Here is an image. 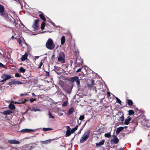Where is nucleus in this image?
I'll use <instances>...</instances> for the list:
<instances>
[{"label":"nucleus","instance_id":"393cba45","mask_svg":"<svg viewBox=\"0 0 150 150\" xmlns=\"http://www.w3.org/2000/svg\"><path fill=\"white\" fill-rule=\"evenodd\" d=\"M105 140L104 139L102 140L101 142L99 143H96V146H100L103 145L104 143Z\"/></svg>","mask_w":150,"mask_h":150},{"label":"nucleus","instance_id":"6e6552de","mask_svg":"<svg viewBox=\"0 0 150 150\" xmlns=\"http://www.w3.org/2000/svg\"><path fill=\"white\" fill-rule=\"evenodd\" d=\"M73 86L72 85L71 86L69 85L66 86L63 89L67 92V93H70L73 87Z\"/></svg>","mask_w":150,"mask_h":150},{"label":"nucleus","instance_id":"052dcab7","mask_svg":"<svg viewBox=\"0 0 150 150\" xmlns=\"http://www.w3.org/2000/svg\"><path fill=\"white\" fill-rule=\"evenodd\" d=\"M3 26L5 27H6V28H11L10 27H9V26H6V25H3Z\"/></svg>","mask_w":150,"mask_h":150},{"label":"nucleus","instance_id":"c9c22d12","mask_svg":"<svg viewBox=\"0 0 150 150\" xmlns=\"http://www.w3.org/2000/svg\"><path fill=\"white\" fill-rule=\"evenodd\" d=\"M78 127V125H77L75 126V127L72 128L71 130V132H72V133L74 132L77 129Z\"/></svg>","mask_w":150,"mask_h":150},{"label":"nucleus","instance_id":"ddd939ff","mask_svg":"<svg viewBox=\"0 0 150 150\" xmlns=\"http://www.w3.org/2000/svg\"><path fill=\"white\" fill-rule=\"evenodd\" d=\"M39 20H36L35 21L34 23L32 26V27L33 29H36L38 28L39 26Z\"/></svg>","mask_w":150,"mask_h":150},{"label":"nucleus","instance_id":"9d476101","mask_svg":"<svg viewBox=\"0 0 150 150\" xmlns=\"http://www.w3.org/2000/svg\"><path fill=\"white\" fill-rule=\"evenodd\" d=\"M22 84V83L21 81H12L11 82L9 83V84L12 87L13 85H20Z\"/></svg>","mask_w":150,"mask_h":150},{"label":"nucleus","instance_id":"412c9836","mask_svg":"<svg viewBox=\"0 0 150 150\" xmlns=\"http://www.w3.org/2000/svg\"><path fill=\"white\" fill-rule=\"evenodd\" d=\"M90 131L88 130L85 132V141L88 138L90 134Z\"/></svg>","mask_w":150,"mask_h":150},{"label":"nucleus","instance_id":"0e129e2a","mask_svg":"<svg viewBox=\"0 0 150 150\" xmlns=\"http://www.w3.org/2000/svg\"><path fill=\"white\" fill-rule=\"evenodd\" d=\"M14 38H14V36L13 35L11 37V39L13 40Z\"/></svg>","mask_w":150,"mask_h":150},{"label":"nucleus","instance_id":"0eeeda50","mask_svg":"<svg viewBox=\"0 0 150 150\" xmlns=\"http://www.w3.org/2000/svg\"><path fill=\"white\" fill-rule=\"evenodd\" d=\"M6 13L4 11V6L1 5H0V15L2 17L6 16Z\"/></svg>","mask_w":150,"mask_h":150},{"label":"nucleus","instance_id":"13d9d810","mask_svg":"<svg viewBox=\"0 0 150 150\" xmlns=\"http://www.w3.org/2000/svg\"><path fill=\"white\" fill-rule=\"evenodd\" d=\"M28 95L27 93H25V94H23V93H21L20 94V96H23L24 95Z\"/></svg>","mask_w":150,"mask_h":150},{"label":"nucleus","instance_id":"69168bd1","mask_svg":"<svg viewBox=\"0 0 150 150\" xmlns=\"http://www.w3.org/2000/svg\"><path fill=\"white\" fill-rule=\"evenodd\" d=\"M54 55H52V59H53V58H54Z\"/></svg>","mask_w":150,"mask_h":150},{"label":"nucleus","instance_id":"9b49d317","mask_svg":"<svg viewBox=\"0 0 150 150\" xmlns=\"http://www.w3.org/2000/svg\"><path fill=\"white\" fill-rule=\"evenodd\" d=\"M86 66L85 65V70L86 72V73L85 74V77L87 76H88L90 74H92L93 71L89 68L87 67V69L86 68Z\"/></svg>","mask_w":150,"mask_h":150},{"label":"nucleus","instance_id":"4be33fe9","mask_svg":"<svg viewBox=\"0 0 150 150\" xmlns=\"http://www.w3.org/2000/svg\"><path fill=\"white\" fill-rule=\"evenodd\" d=\"M57 90V91L56 92V93L57 94H61L62 95H63V93H62V91H61V90L57 86H55Z\"/></svg>","mask_w":150,"mask_h":150},{"label":"nucleus","instance_id":"5fc2aeb1","mask_svg":"<svg viewBox=\"0 0 150 150\" xmlns=\"http://www.w3.org/2000/svg\"><path fill=\"white\" fill-rule=\"evenodd\" d=\"M46 76L47 77H48L49 76V73L48 72L46 71Z\"/></svg>","mask_w":150,"mask_h":150},{"label":"nucleus","instance_id":"a19ab883","mask_svg":"<svg viewBox=\"0 0 150 150\" xmlns=\"http://www.w3.org/2000/svg\"><path fill=\"white\" fill-rule=\"evenodd\" d=\"M124 116L123 115H122L120 117L119 120L121 121L122 122L124 120Z\"/></svg>","mask_w":150,"mask_h":150},{"label":"nucleus","instance_id":"f03ea898","mask_svg":"<svg viewBox=\"0 0 150 150\" xmlns=\"http://www.w3.org/2000/svg\"><path fill=\"white\" fill-rule=\"evenodd\" d=\"M45 46L48 49L52 50L54 48L55 45L52 40L51 38H49L46 43Z\"/></svg>","mask_w":150,"mask_h":150},{"label":"nucleus","instance_id":"a211bd4d","mask_svg":"<svg viewBox=\"0 0 150 150\" xmlns=\"http://www.w3.org/2000/svg\"><path fill=\"white\" fill-rule=\"evenodd\" d=\"M59 84L61 86V87L63 89L64 88V87L66 86L65 83H64L63 81H60L59 83Z\"/></svg>","mask_w":150,"mask_h":150},{"label":"nucleus","instance_id":"de8ad7c7","mask_svg":"<svg viewBox=\"0 0 150 150\" xmlns=\"http://www.w3.org/2000/svg\"><path fill=\"white\" fill-rule=\"evenodd\" d=\"M50 142V140H49L43 141L42 142L44 144H47Z\"/></svg>","mask_w":150,"mask_h":150},{"label":"nucleus","instance_id":"864d4df0","mask_svg":"<svg viewBox=\"0 0 150 150\" xmlns=\"http://www.w3.org/2000/svg\"><path fill=\"white\" fill-rule=\"evenodd\" d=\"M15 76L16 77H20V76L18 73H16L15 74Z\"/></svg>","mask_w":150,"mask_h":150},{"label":"nucleus","instance_id":"49530a36","mask_svg":"<svg viewBox=\"0 0 150 150\" xmlns=\"http://www.w3.org/2000/svg\"><path fill=\"white\" fill-rule=\"evenodd\" d=\"M17 42H18L20 45H22V41L20 38H18L17 39Z\"/></svg>","mask_w":150,"mask_h":150},{"label":"nucleus","instance_id":"6ab92c4d","mask_svg":"<svg viewBox=\"0 0 150 150\" xmlns=\"http://www.w3.org/2000/svg\"><path fill=\"white\" fill-rule=\"evenodd\" d=\"M28 54L26 53L25 54L23 55L21 58V60L22 61H24L26 59H27Z\"/></svg>","mask_w":150,"mask_h":150},{"label":"nucleus","instance_id":"e433bc0d","mask_svg":"<svg viewBox=\"0 0 150 150\" xmlns=\"http://www.w3.org/2000/svg\"><path fill=\"white\" fill-rule=\"evenodd\" d=\"M48 116L50 118L54 119V116L52 115L50 111H49Z\"/></svg>","mask_w":150,"mask_h":150},{"label":"nucleus","instance_id":"ea45409f","mask_svg":"<svg viewBox=\"0 0 150 150\" xmlns=\"http://www.w3.org/2000/svg\"><path fill=\"white\" fill-rule=\"evenodd\" d=\"M116 102L119 103V104H121V101L117 97L116 98Z\"/></svg>","mask_w":150,"mask_h":150},{"label":"nucleus","instance_id":"72a5a7b5","mask_svg":"<svg viewBox=\"0 0 150 150\" xmlns=\"http://www.w3.org/2000/svg\"><path fill=\"white\" fill-rule=\"evenodd\" d=\"M31 111H33L34 112H37V111H40L41 110L39 108H33L31 110Z\"/></svg>","mask_w":150,"mask_h":150},{"label":"nucleus","instance_id":"37998d69","mask_svg":"<svg viewBox=\"0 0 150 150\" xmlns=\"http://www.w3.org/2000/svg\"><path fill=\"white\" fill-rule=\"evenodd\" d=\"M76 81L77 87H79L80 85L79 79H78L76 80Z\"/></svg>","mask_w":150,"mask_h":150},{"label":"nucleus","instance_id":"4c0bfd02","mask_svg":"<svg viewBox=\"0 0 150 150\" xmlns=\"http://www.w3.org/2000/svg\"><path fill=\"white\" fill-rule=\"evenodd\" d=\"M20 71L21 72L23 73L25 72V69L23 67H21L20 68Z\"/></svg>","mask_w":150,"mask_h":150},{"label":"nucleus","instance_id":"4468645a","mask_svg":"<svg viewBox=\"0 0 150 150\" xmlns=\"http://www.w3.org/2000/svg\"><path fill=\"white\" fill-rule=\"evenodd\" d=\"M8 142L11 144H18L20 143L19 141L15 139L8 140Z\"/></svg>","mask_w":150,"mask_h":150},{"label":"nucleus","instance_id":"58836bf2","mask_svg":"<svg viewBox=\"0 0 150 150\" xmlns=\"http://www.w3.org/2000/svg\"><path fill=\"white\" fill-rule=\"evenodd\" d=\"M80 143H83L84 142V134L83 135L81 139H80Z\"/></svg>","mask_w":150,"mask_h":150},{"label":"nucleus","instance_id":"1a4fd4ad","mask_svg":"<svg viewBox=\"0 0 150 150\" xmlns=\"http://www.w3.org/2000/svg\"><path fill=\"white\" fill-rule=\"evenodd\" d=\"M35 130V129L34 130L32 129L25 128L21 130L19 132L23 133H30L34 131Z\"/></svg>","mask_w":150,"mask_h":150},{"label":"nucleus","instance_id":"dca6fc26","mask_svg":"<svg viewBox=\"0 0 150 150\" xmlns=\"http://www.w3.org/2000/svg\"><path fill=\"white\" fill-rule=\"evenodd\" d=\"M28 100L26 99H21L18 100L17 101V104H24L26 102L28 101Z\"/></svg>","mask_w":150,"mask_h":150},{"label":"nucleus","instance_id":"473e14b6","mask_svg":"<svg viewBox=\"0 0 150 150\" xmlns=\"http://www.w3.org/2000/svg\"><path fill=\"white\" fill-rule=\"evenodd\" d=\"M71 133H72L71 132V131H66V134L65 135L66 137H67L68 136H69L71 134Z\"/></svg>","mask_w":150,"mask_h":150},{"label":"nucleus","instance_id":"4d7b16f0","mask_svg":"<svg viewBox=\"0 0 150 150\" xmlns=\"http://www.w3.org/2000/svg\"><path fill=\"white\" fill-rule=\"evenodd\" d=\"M107 95L108 97H109L110 96V93L109 92H107Z\"/></svg>","mask_w":150,"mask_h":150},{"label":"nucleus","instance_id":"c03bdc74","mask_svg":"<svg viewBox=\"0 0 150 150\" xmlns=\"http://www.w3.org/2000/svg\"><path fill=\"white\" fill-rule=\"evenodd\" d=\"M0 67L6 68V67L1 62H0Z\"/></svg>","mask_w":150,"mask_h":150},{"label":"nucleus","instance_id":"39448f33","mask_svg":"<svg viewBox=\"0 0 150 150\" xmlns=\"http://www.w3.org/2000/svg\"><path fill=\"white\" fill-rule=\"evenodd\" d=\"M6 16H5V17H2L4 18L7 21L10 22L14 24L16 23L15 20L11 15L10 16L12 18L13 20H12L10 18L8 17V15L7 13H6Z\"/></svg>","mask_w":150,"mask_h":150},{"label":"nucleus","instance_id":"6e6d98bb","mask_svg":"<svg viewBox=\"0 0 150 150\" xmlns=\"http://www.w3.org/2000/svg\"><path fill=\"white\" fill-rule=\"evenodd\" d=\"M42 62H41L40 63V65L38 66V68H40L41 67V66H42Z\"/></svg>","mask_w":150,"mask_h":150},{"label":"nucleus","instance_id":"7c9ffc66","mask_svg":"<svg viewBox=\"0 0 150 150\" xmlns=\"http://www.w3.org/2000/svg\"><path fill=\"white\" fill-rule=\"evenodd\" d=\"M39 16L41 19L42 20L44 21H46V19L44 17L42 14H40L39 15Z\"/></svg>","mask_w":150,"mask_h":150},{"label":"nucleus","instance_id":"2f4dec72","mask_svg":"<svg viewBox=\"0 0 150 150\" xmlns=\"http://www.w3.org/2000/svg\"><path fill=\"white\" fill-rule=\"evenodd\" d=\"M128 115H134V111L132 110H130L128 111Z\"/></svg>","mask_w":150,"mask_h":150},{"label":"nucleus","instance_id":"423d86ee","mask_svg":"<svg viewBox=\"0 0 150 150\" xmlns=\"http://www.w3.org/2000/svg\"><path fill=\"white\" fill-rule=\"evenodd\" d=\"M11 78V75L6 74H4L1 76L2 79H3L1 81V82H4L7 80Z\"/></svg>","mask_w":150,"mask_h":150},{"label":"nucleus","instance_id":"f8f14e48","mask_svg":"<svg viewBox=\"0 0 150 150\" xmlns=\"http://www.w3.org/2000/svg\"><path fill=\"white\" fill-rule=\"evenodd\" d=\"M60 69L61 68L57 66H54V69H53V70L58 75H60L61 74V72L59 71Z\"/></svg>","mask_w":150,"mask_h":150},{"label":"nucleus","instance_id":"f704fd0d","mask_svg":"<svg viewBox=\"0 0 150 150\" xmlns=\"http://www.w3.org/2000/svg\"><path fill=\"white\" fill-rule=\"evenodd\" d=\"M104 136L105 137L109 138L111 136V134L110 132L108 133H106L104 134Z\"/></svg>","mask_w":150,"mask_h":150},{"label":"nucleus","instance_id":"cd10ccee","mask_svg":"<svg viewBox=\"0 0 150 150\" xmlns=\"http://www.w3.org/2000/svg\"><path fill=\"white\" fill-rule=\"evenodd\" d=\"M74 110V109L72 107L69 110H68L67 112L68 115H71L73 112Z\"/></svg>","mask_w":150,"mask_h":150},{"label":"nucleus","instance_id":"603ef678","mask_svg":"<svg viewBox=\"0 0 150 150\" xmlns=\"http://www.w3.org/2000/svg\"><path fill=\"white\" fill-rule=\"evenodd\" d=\"M66 127H67V129L66 131H70L71 128L69 126H67Z\"/></svg>","mask_w":150,"mask_h":150},{"label":"nucleus","instance_id":"2eb2a0df","mask_svg":"<svg viewBox=\"0 0 150 150\" xmlns=\"http://www.w3.org/2000/svg\"><path fill=\"white\" fill-rule=\"evenodd\" d=\"M13 113V112L9 110H5L4 111L2 112V114L5 115L7 116L8 115H9Z\"/></svg>","mask_w":150,"mask_h":150},{"label":"nucleus","instance_id":"a18cd8bd","mask_svg":"<svg viewBox=\"0 0 150 150\" xmlns=\"http://www.w3.org/2000/svg\"><path fill=\"white\" fill-rule=\"evenodd\" d=\"M84 118V116L83 115H81L79 118V119L80 120H82Z\"/></svg>","mask_w":150,"mask_h":150},{"label":"nucleus","instance_id":"20e7f679","mask_svg":"<svg viewBox=\"0 0 150 150\" xmlns=\"http://www.w3.org/2000/svg\"><path fill=\"white\" fill-rule=\"evenodd\" d=\"M138 125V122L136 120H133L130 123V127L133 129V131H134Z\"/></svg>","mask_w":150,"mask_h":150},{"label":"nucleus","instance_id":"7ed1b4c3","mask_svg":"<svg viewBox=\"0 0 150 150\" xmlns=\"http://www.w3.org/2000/svg\"><path fill=\"white\" fill-rule=\"evenodd\" d=\"M65 55L62 52H61L59 54L58 61L62 63H64L65 62Z\"/></svg>","mask_w":150,"mask_h":150},{"label":"nucleus","instance_id":"c756f323","mask_svg":"<svg viewBox=\"0 0 150 150\" xmlns=\"http://www.w3.org/2000/svg\"><path fill=\"white\" fill-rule=\"evenodd\" d=\"M53 129L51 128H45L44 127L42 128V130L45 132L47 131H48L52 130Z\"/></svg>","mask_w":150,"mask_h":150},{"label":"nucleus","instance_id":"79ce46f5","mask_svg":"<svg viewBox=\"0 0 150 150\" xmlns=\"http://www.w3.org/2000/svg\"><path fill=\"white\" fill-rule=\"evenodd\" d=\"M45 23L42 22L41 23V28L42 30H43L44 29V28L45 26Z\"/></svg>","mask_w":150,"mask_h":150},{"label":"nucleus","instance_id":"338daca9","mask_svg":"<svg viewBox=\"0 0 150 150\" xmlns=\"http://www.w3.org/2000/svg\"><path fill=\"white\" fill-rule=\"evenodd\" d=\"M119 150H124L122 148H120Z\"/></svg>","mask_w":150,"mask_h":150},{"label":"nucleus","instance_id":"09e8293b","mask_svg":"<svg viewBox=\"0 0 150 150\" xmlns=\"http://www.w3.org/2000/svg\"><path fill=\"white\" fill-rule=\"evenodd\" d=\"M47 21L52 23L54 26H55V24L53 22H52L50 19H49V20Z\"/></svg>","mask_w":150,"mask_h":150},{"label":"nucleus","instance_id":"bf43d9fd","mask_svg":"<svg viewBox=\"0 0 150 150\" xmlns=\"http://www.w3.org/2000/svg\"><path fill=\"white\" fill-rule=\"evenodd\" d=\"M81 68H79L77 71H76V72H78L80 71H81Z\"/></svg>","mask_w":150,"mask_h":150},{"label":"nucleus","instance_id":"3c124183","mask_svg":"<svg viewBox=\"0 0 150 150\" xmlns=\"http://www.w3.org/2000/svg\"><path fill=\"white\" fill-rule=\"evenodd\" d=\"M67 102L66 101H65L62 104V105L63 106H65L67 105Z\"/></svg>","mask_w":150,"mask_h":150},{"label":"nucleus","instance_id":"c85d7f7f","mask_svg":"<svg viewBox=\"0 0 150 150\" xmlns=\"http://www.w3.org/2000/svg\"><path fill=\"white\" fill-rule=\"evenodd\" d=\"M79 79V77L77 76H75L73 77H71L70 78V80L72 82L76 81V80Z\"/></svg>","mask_w":150,"mask_h":150},{"label":"nucleus","instance_id":"f257e3e1","mask_svg":"<svg viewBox=\"0 0 150 150\" xmlns=\"http://www.w3.org/2000/svg\"><path fill=\"white\" fill-rule=\"evenodd\" d=\"M86 86L90 90L96 91V86H95L94 81L93 79L88 80L87 81Z\"/></svg>","mask_w":150,"mask_h":150},{"label":"nucleus","instance_id":"e2e57ef3","mask_svg":"<svg viewBox=\"0 0 150 150\" xmlns=\"http://www.w3.org/2000/svg\"><path fill=\"white\" fill-rule=\"evenodd\" d=\"M39 56H35V59H38L39 58Z\"/></svg>","mask_w":150,"mask_h":150},{"label":"nucleus","instance_id":"5701e85b","mask_svg":"<svg viewBox=\"0 0 150 150\" xmlns=\"http://www.w3.org/2000/svg\"><path fill=\"white\" fill-rule=\"evenodd\" d=\"M124 128V127H120L117 128V130L116 131V134H119L120 132L123 130Z\"/></svg>","mask_w":150,"mask_h":150},{"label":"nucleus","instance_id":"b1692460","mask_svg":"<svg viewBox=\"0 0 150 150\" xmlns=\"http://www.w3.org/2000/svg\"><path fill=\"white\" fill-rule=\"evenodd\" d=\"M127 103L129 106H131L133 105V102L131 100L127 99Z\"/></svg>","mask_w":150,"mask_h":150},{"label":"nucleus","instance_id":"f3484780","mask_svg":"<svg viewBox=\"0 0 150 150\" xmlns=\"http://www.w3.org/2000/svg\"><path fill=\"white\" fill-rule=\"evenodd\" d=\"M131 120L132 118L130 117L129 116H128L127 118L125 120L124 123L126 125H128L130 122V121H131Z\"/></svg>","mask_w":150,"mask_h":150},{"label":"nucleus","instance_id":"a878e982","mask_svg":"<svg viewBox=\"0 0 150 150\" xmlns=\"http://www.w3.org/2000/svg\"><path fill=\"white\" fill-rule=\"evenodd\" d=\"M8 108L11 110H14L15 108V105L13 103H10L8 105Z\"/></svg>","mask_w":150,"mask_h":150},{"label":"nucleus","instance_id":"aec40b11","mask_svg":"<svg viewBox=\"0 0 150 150\" xmlns=\"http://www.w3.org/2000/svg\"><path fill=\"white\" fill-rule=\"evenodd\" d=\"M119 139L117 138L112 139L111 140V143H114L115 144H117L119 142Z\"/></svg>","mask_w":150,"mask_h":150},{"label":"nucleus","instance_id":"774afa93","mask_svg":"<svg viewBox=\"0 0 150 150\" xmlns=\"http://www.w3.org/2000/svg\"><path fill=\"white\" fill-rule=\"evenodd\" d=\"M32 95L33 96H35V93H32Z\"/></svg>","mask_w":150,"mask_h":150},{"label":"nucleus","instance_id":"8fccbe9b","mask_svg":"<svg viewBox=\"0 0 150 150\" xmlns=\"http://www.w3.org/2000/svg\"><path fill=\"white\" fill-rule=\"evenodd\" d=\"M36 100L35 98H30V99L29 100L31 103H33L34 101H35Z\"/></svg>","mask_w":150,"mask_h":150},{"label":"nucleus","instance_id":"bb28decb","mask_svg":"<svg viewBox=\"0 0 150 150\" xmlns=\"http://www.w3.org/2000/svg\"><path fill=\"white\" fill-rule=\"evenodd\" d=\"M65 41V38L64 36H62L61 40V44L63 45L64 44Z\"/></svg>","mask_w":150,"mask_h":150},{"label":"nucleus","instance_id":"680f3d73","mask_svg":"<svg viewBox=\"0 0 150 150\" xmlns=\"http://www.w3.org/2000/svg\"><path fill=\"white\" fill-rule=\"evenodd\" d=\"M113 139H116L117 138V137L115 135H113Z\"/></svg>","mask_w":150,"mask_h":150}]
</instances>
